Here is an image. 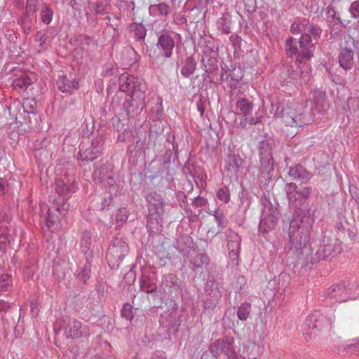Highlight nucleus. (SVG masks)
<instances>
[{
	"label": "nucleus",
	"instance_id": "6",
	"mask_svg": "<svg viewBox=\"0 0 359 359\" xmlns=\"http://www.w3.org/2000/svg\"><path fill=\"white\" fill-rule=\"evenodd\" d=\"M201 41L198 43L199 46L202 48V56L201 60V67L205 72H219V67H221L220 79L222 81L223 67L218 60V48H215L212 40Z\"/></svg>",
	"mask_w": 359,
	"mask_h": 359
},
{
	"label": "nucleus",
	"instance_id": "17",
	"mask_svg": "<svg viewBox=\"0 0 359 359\" xmlns=\"http://www.w3.org/2000/svg\"><path fill=\"white\" fill-rule=\"evenodd\" d=\"M55 189L58 195L63 196L65 198H68L76 191L74 181L67 178H58L55 181Z\"/></svg>",
	"mask_w": 359,
	"mask_h": 359
},
{
	"label": "nucleus",
	"instance_id": "62",
	"mask_svg": "<svg viewBox=\"0 0 359 359\" xmlns=\"http://www.w3.org/2000/svg\"><path fill=\"white\" fill-rule=\"evenodd\" d=\"M128 245L124 238H116L112 243V247H125Z\"/></svg>",
	"mask_w": 359,
	"mask_h": 359
},
{
	"label": "nucleus",
	"instance_id": "32",
	"mask_svg": "<svg viewBox=\"0 0 359 359\" xmlns=\"http://www.w3.org/2000/svg\"><path fill=\"white\" fill-rule=\"evenodd\" d=\"M228 170L232 173H236L241 165L242 159L238 155L229 154L227 158Z\"/></svg>",
	"mask_w": 359,
	"mask_h": 359
},
{
	"label": "nucleus",
	"instance_id": "3",
	"mask_svg": "<svg viewBox=\"0 0 359 359\" xmlns=\"http://www.w3.org/2000/svg\"><path fill=\"white\" fill-rule=\"evenodd\" d=\"M148 215L147 216V229L150 233H154L162 226L163 218L168 206L163 196L151 192L146 196Z\"/></svg>",
	"mask_w": 359,
	"mask_h": 359
},
{
	"label": "nucleus",
	"instance_id": "18",
	"mask_svg": "<svg viewBox=\"0 0 359 359\" xmlns=\"http://www.w3.org/2000/svg\"><path fill=\"white\" fill-rule=\"evenodd\" d=\"M59 211L57 209L50 210L48 209L47 215L45 217L42 228H46V229L50 232H53L60 227V222L59 219Z\"/></svg>",
	"mask_w": 359,
	"mask_h": 359
},
{
	"label": "nucleus",
	"instance_id": "64",
	"mask_svg": "<svg viewBox=\"0 0 359 359\" xmlns=\"http://www.w3.org/2000/svg\"><path fill=\"white\" fill-rule=\"evenodd\" d=\"M166 354L162 351H157L151 355V359H166Z\"/></svg>",
	"mask_w": 359,
	"mask_h": 359
},
{
	"label": "nucleus",
	"instance_id": "7",
	"mask_svg": "<svg viewBox=\"0 0 359 359\" xmlns=\"http://www.w3.org/2000/svg\"><path fill=\"white\" fill-rule=\"evenodd\" d=\"M305 107L299 103L287 105L282 110V120L286 126L290 127L302 126L309 123L306 118Z\"/></svg>",
	"mask_w": 359,
	"mask_h": 359
},
{
	"label": "nucleus",
	"instance_id": "60",
	"mask_svg": "<svg viewBox=\"0 0 359 359\" xmlns=\"http://www.w3.org/2000/svg\"><path fill=\"white\" fill-rule=\"evenodd\" d=\"M8 191L7 180L0 177V196L5 194Z\"/></svg>",
	"mask_w": 359,
	"mask_h": 359
},
{
	"label": "nucleus",
	"instance_id": "50",
	"mask_svg": "<svg viewBox=\"0 0 359 359\" xmlns=\"http://www.w3.org/2000/svg\"><path fill=\"white\" fill-rule=\"evenodd\" d=\"M12 237L7 233H0V247H6L11 245Z\"/></svg>",
	"mask_w": 359,
	"mask_h": 359
},
{
	"label": "nucleus",
	"instance_id": "41",
	"mask_svg": "<svg viewBox=\"0 0 359 359\" xmlns=\"http://www.w3.org/2000/svg\"><path fill=\"white\" fill-rule=\"evenodd\" d=\"M128 217V212L124 208H120L117 210L116 214V221L118 226H122L127 221Z\"/></svg>",
	"mask_w": 359,
	"mask_h": 359
},
{
	"label": "nucleus",
	"instance_id": "45",
	"mask_svg": "<svg viewBox=\"0 0 359 359\" xmlns=\"http://www.w3.org/2000/svg\"><path fill=\"white\" fill-rule=\"evenodd\" d=\"M271 170H263L259 177V184L261 187H266L271 181L270 172Z\"/></svg>",
	"mask_w": 359,
	"mask_h": 359
},
{
	"label": "nucleus",
	"instance_id": "46",
	"mask_svg": "<svg viewBox=\"0 0 359 359\" xmlns=\"http://www.w3.org/2000/svg\"><path fill=\"white\" fill-rule=\"evenodd\" d=\"M234 340L232 337L229 338L226 337V355H228L229 358H233L236 356L235 349L232 346V344Z\"/></svg>",
	"mask_w": 359,
	"mask_h": 359
},
{
	"label": "nucleus",
	"instance_id": "4",
	"mask_svg": "<svg viewBox=\"0 0 359 359\" xmlns=\"http://www.w3.org/2000/svg\"><path fill=\"white\" fill-rule=\"evenodd\" d=\"M334 320V315L332 311L326 314L321 311H315L306 318L302 325L303 335L306 340H311L321 332L331 328Z\"/></svg>",
	"mask_w": 359,
	"mask_h": 359
},
{
	"label": "nucleus",
	"instance_id": "54",
	"mask_svg": "<svg viewBox=\"0 0 359 359\" xmlns=\"http://www.w3.org/2000/svg\"><path fill=\"white\" fill-rule=\"evenodd\" d=\"M213 215L217 220L218 225H222L224 221V212L220 208H216L213 210Z\"/></svg>",
	"mask_w": 359,
	"mask_h": 359
},
{
	"label": "nucleus",
	"instance_id": "34",
	"mask_svg": "<svg viewBox=\"0 0 359 359\" xmlns=\"http://www.w3.org/2000/svg\"><path fill=\"white\" fill-rule=\"evenodd\" d=\"M31 83V79L26 75H23L19 78L14 79L12 83V86L15 89L22 90L26 89Z\"/></svg>",
	"mask_w": 359,
	"mask_h": 359
},
{
	"label": "nucleus",
	"instance_id": "10",
	"mask_svg": "<svg viewBox=\"0 0 359 359\" xmlns=\"http://www.w3.org/2000/svg\"><path fill=\"white\" fill-rule=\"evenodd\" d=\"M279 212L276 208L273 207L270 201L264 203L261 219L259 224V233H266L273 230L278 222Z\"/></svg>",
	"mask_w": 359,
	"mask_h": 359
},
{
	"label": "nucleus",
	"instance_id": "57",
	"mask_svg": "<svg viewBox=\"0 0 359 359\" xmlns=\"http://www.w3.org/2000/svg\"><path fill=\"white\" fill-rule=\"evenodd\" d=\"M36 2L34 0H27L25 7V13L30 14L36 11Z\"/></svg>",
	"mask_w": 359,
	"mask_h": 359
},
{
	"label": "nucleus",
	"instance_id": "22",
	"mask_svg": "<svg viewBox=\"0 0 359 359\" xmlns=\"http://www.w3.org/2000/svg\"><path fill=\"white\" fill-rule=\"evenodd\" d=\"M188 255L191 257L190 262L193 264L194 269L206 266L209 263L208 255L198 252L197 248H191L189 251Z\"/></svg>",
	"mask_w": 359,
	"mask_h": 359
},
{
	"label": "nucleus",
	"instance_id": "33",
	"mask_svg": "<svg viewBox=\"0 0 359 359\" xmlns=\"http://www.w3.org/2000/svg\"><path fill=\"white\" fill-rule=\"evenodd\" d=\"M53 18V10L48 5L44 4L40 13V19L41 22L48 25L52 22Z\"/></svg>",
	"mask_w": 359,
	"mask_h": 359
},
{
	"label": "nucleus",
	"instance_id": "61",
	"mask_svg": "<svg viewBox=\"0 0 359 359\" xmlns=\"http://www.w3.org/2000/svg\"><path fill=\"white\" fill-rule=\"evenodd\" d=\"M229 41L231 46L234 48L235 50H236L237 48L240 47L241 39L239 36L231 35L229 37Z\"/></svg>",
	"mask_w": 359,
	"mask_h": 359
},
{
	"label": "nucleus",
	"instance_id": "25",
	"mask_svg": "<svg viewBox=\"0 0 359 359\" xmlns=\"http://www.w3.org/2000/svg\"><path fill=\"white\" fill-rule=\"evenodd\" d=\"M252 104L243 97V99H238V101L235 102L234 110L233 111L234 113H239L245 116L252 111Z\"/></svg>",
	"mask_w": 359,
	"mask_h": 359
},
{
	"label": "nucleus",
	"instance_id": "58",
	"mask_svg": "<svg viewBox=\"0 0 359 359\" xmlns=\"http://www.w3.org/2000/svg\"><path fill=\"white\" fill-rule=\"evenodd\" d=\"M108 250L106 253V259L108 262H112L115 258V254L116 256L118 255V250L116 248H108Z\"/></svg>",
	"mask_w": 359,
	"mask_h": 359
},
{
	"label": "nucleus",
	"instance_id": "29",
	"mask_svg": "<svg viewBox=\"0 0 359 359\" xmlns=\"http://www.w3.org/2000/svg\"><path fill=\"white\" fill-rule=\"evenodd\" d=\"M13 287V278L8 273L0 274V293L11 291Z\"/></svg>",
	"mask_w": 359,
	"mask_h": 359
},
{
	"label": "nucleus",
	"instance_id": "35",
	"mask_svg": "<svg viewBox=\"0 0 359 359\" xmlns=\"http://www.w3.org/2000/svg\"><path fill=\"white\" fill-rule=\"evenodd\" d=\"M241 238L239 235L232 231L226 233V243L229 247H239L241 245Z\"/></svg>",
	"mask_w": 359,
	"mask_h": 359
},
{
	"label": "nucleus",
	"instance_id": "39",
	"mask_svg": "<svg viewBox=\"0 0 359 359\" xmlns=\"http://www.w3.org/2000/svg\"><path fill=\"white\" fill-rule=\"evenodd\" d=\"M251 304L249 303L242 304L238 309L237 316L241 320H246L249 316Z\"/></svg>",
	"mask_w": 359,
	"mask_h": 359
},
{
	"label": "nucleus",
	"instance_id": "37",
	"mask_svg": "<svg viewBox=\"0 0 359 359\" xmlns=\"http://www.w3.org/2000/svg\"><path fill=\"white\" fill-rule=\"evenodd\" d=\"M210 352L215 357L222 354L224 351V338L212 343L210 346Z\"/></svg>",
	"mask_w": 359,
	"mask_h": 359
},
{
	"label": "nucleus",
	"instance_id": "21",
	"mask_svg": "<svg viewBox=\"0 0 359 359\" xmlns=\"http://www.w3.org/2000/svg\"><path fill=\"white\" fill-rule=\"evenodd\" d=\"M300 73L299 67H297L296 70H294L292 67L287 65H283L280 67V79L282 81L289 83H294V81L297 82V76Z\"/></svg>",
	"mask_w": 359,
	"mask_h": 359
},
{
	"label": "nucleus",
	"instance_id": "16",
	"mask_svg": "<svg viewBox=\"0 0 359 359\" xmlns=\"http://www.w3.org/2000/svg\"><path fill=\"white\" fill-rule=\"evenodd\" d=\"M63 328L67 338L86 337L90 334L88 327L75 319L69 320L67 326Z\"/></svg>",
	"mask_w": 359,
	"mask_h": 359
},
{
	"label": "nucleus",
	"instance_id": "28",
	"mask_svg": "<svg viewBox=\"0 0 359 359\" xmlns=\"http://www.w3.org/2000/svg\"><path fill=\"white\" fill-rule=\"evenodd\" d=\"M105 171V168H100L94 172V177L97 179L100 182L107 184L112 188L116 183L115 178L111 174H109L107 177L101 176V174Z\"/></svg>",
	"mask_w": 359,
	"mask_h": 359
},
{
	"label": "nucleus",
	"instance_id": "20",
	"mask_svg": "<svg viewBox=\"0 0 359 359\" xmlns=\"http://www.w3.org/2000/svg\"><path fill=\"white\" fill-rule=\"evenodd\" d=\"M170 12V7L165 2L151 4L149 7V15L161 20H165Z\"/></svg>",
	"mask_w": 359,
	"mask_h": 359
},
{
	"label": "nucleus",
	"instance_id": "26",
	"mask_svg": "<svg viewBox=\"0 0 359 359\" xmlns=\"http://www.w3.org/2000/svg\"><path fill=\"white\" fill-rule=\"evenodd\" d=\"M133 38L140 46L145 45L144 39L147 36V29L142 24H137L131 27Z\"/></svg>",
	"mask_w": 359,
	"mask_h": 359
},
{
	"label": "nucleus",
	"instance_id": "2",
	"mask_svg": "<svg viewBox=\"0 0 359 359\" xmlns=\"http://www.w3.org/2000/svg\"><path fill=\"white\" fill-rule=\"evenodd\" d=\"M314 222L313 212L306 208L296 210L290 222L289 238L292 247H306L309 241V229Z\"/></svg>",
	"mask_w": 359,
	"mask_h": 359
},
{
	"label": "nucleus",
	"instance_id": "14",
	"mask_svg": "<svg viewBox=\"0 0 359 359\" xmlns=\"http://www.w3.org/2000/svg\"><path fill=\"white\" fill-rule=\"evenodd\" d=\"M285 191L289 203L290 208L294 211V217H295L296 210L302 208H306L311 212H313L312 210L309 208L308 205L305 203L304 199L301 198L297 192V187L294 183H289L285 186Z\"/></svg>",
	"mask_w": 359,
	"mask_h": 359
},
{
	"label": "nucleus",
	"instance_id": "53",
	"mask_svg": "<svg viewBox=\"0 0 359 359\" xmlns=\"http://www.w3.org/2000/svg\"><path fill=\"white\" fill-rule=\"evenodd\" d=\"M313 101L316 103L317 105H320L323 108H324V102L325 100V94L323 92H318L316 95H313Z\"/></svg>",
	"mask_w": 359,
	"mask_h": 359
},
{
	"label": "nucleus",
	"instance_id": "19",
	"mask_svg": "<svg viewBox=\"0 0 359 359\" xmlns=\"http://www.w3.org/2000/svg\"><path fill=\"white\" fill-rule=\"evenodd\" d=\"M353 55L351 48H343L338 55L339 66L346 71L351 69L353 65Z\"/></svg>",
	"mask_w": 359,
	"mask_h": 359
},
{
	"label": "nucleus",
	"instance_id": "23",
	"mask_svg": "<svg viewBox=\"0 0 359 359\" xmlns=\"http://www.w3.org/2000/svg\"><path fill=\"white\" fill-rule=\"evenodd\" d=\"M58 89L62 93H72L79 87V82L76 80H69L66 76L60 75L57 79Z\"/></svg>",
	"mask_w": 359,
	"mask_h": 359
},
{
	"label": "nucleus",
	"instance_id": "36",
	"mask_svg": "<svg viewBox=\"0 0 359 359\" xmlns=\"http://www.w3.org/2000/svg\"><path fill=\"white\" fill-rule=\"evenodd\" d=\"M18 22L21 25L25 33L28 34L30 32L32 27V20L29 14L24 13L18 20Z\"/></svg>",
	"mask_w": 359,
	"mask_h": 359
},
{
	"label": "nucleus",
	"instance_id": "52",
	"mask_svg": "<svg viewBox=\"0 0 359 359\" xmlns=\"http://www.w3.org/2000/svg\"><path fill=\"white\" fill-rule=\"evenodd\" d=\"M206 100L201 96H200L198 100L196 102L197 110L200 113L201 116H203V114L206 108Z\"/></svg>",
	"mask_w": 359,
	"mask_h": 359
},
{
	"label": "nucleus",
	"instance_id": "43",
	"mask_svg": "<svg viewBox=\"0 0 359 359\" xmlns=\"http://www.w3.org/2000/svg\"><path fill=\"white\" fill-rule=\"evenodd\" d=\"M121 316L123 318H126L127 320L131 321L134 318V313L133 311L132 306L126 303L121 310Z\"/></svg>",
	"mask_w": 359,
	"mask_h": 359
},
{
	"label": "nucleus",
	"instance_id": "56",
	"mask_svg": "<svg viewBox=\"0 0 359 359\" xmlns=\"http://www.w3.org/2000/svg\"><path fill=\"white\" fill-rule=\"evenodd\" d=\"M298 80L297 82L294 81V83H297L299 85H302L303 83H306L309 81V76L308 72H303L300 70L299 74L297 76Z\"/></svg>",
	"mask_w": 359,
	"mask_h": 359
},
{
	"label": "nucleus",
	"instance_id": "9",
	"mask_svg": "<svg viewBox=\"0 0 359 359\" xmlns=\"http://www.w3.org/2000/svg\"><path fill=\"white\" fill-rule=\"evenodd\" d=\"M175 48V40L172 35L168 32H161L158 36L156 48L159 51L158 55L149 54L154 65H157L163 59L171 57Z\"/></svg>",
	"mask_w": 359,
	"mask_h": 359
},
{
	"label": "nucleus",
	"instance_id": "47",
	"mask_svg": "<svg viewBox=\"0 0 359 359\" xmlns=\"http://www.w3.org/2000/svg\"><path fill=\"white\" fill-rule=\"evenodd\" d=\"M35 41L39 43L41 50L45 49L46 41V32L43 30L38 31L35 34Z\"/></svg>",
	"mask_w": 359,
	"mask_h": 359
},
{
	"label": "nucleus",
	"instance_id": "13",
	"mask_svg": "<svg viewBox=\"0 0 359 359\" xmlns=\"http://www.w3.org/2000/svg\"><path fill=\"white\" fill-rule=\"evenodd\" d=\"M274 147L275 141L273 139H267L259 142V154L262 170H273L272 151Z\"/></svg>",
	"mask_w": 359,
	"mask_h": 359
},
{
	"label": "nucleus",
	"instance_id": "15",
	"mask_svg": "<svg viewBox=\"0 0 359 359\" xmlns=\"http://www.w3.org/2000/svg\"><path fill=\"white\" fill-rule=\"evenodd\" d=\"M144 107V93H139L137 95H130L126 99L123 110L128 116H134L139 114Z\"/></svg>",
	"mask_w": 359,
	"mask_h": 359
},
{
	"label": "nucleus",
	"instance_id": "48",
	"mask_svg": "<svg viewBox=\"0 0 359 359\" xmlns=\"http://www.w3.org/2000/svg\"><path fill=\"white\" fill-rule=\"evenodd\" d=\"M177 158V157H175V153L172 152L171 149H168L165 151L164 154L162 156V161L163 164L166 165L169 164L171 162V161H174Z\"/></svg>",
	"mask_w": 359,
	"mask_h": 359
},
{
	"label": "nucleus",
	"instance_id": "12",
	"mask_svg": "<svg viewBox=\"0 0 359 359\" xmlns=\"http://www.w3.org/2000/svg\"><path fill=\"white\" fill-rule=\"evenodd\" d=\"M297 255L306 254V262L311 264L319 262L321 259H331L340 251L335 248H296ZM339 248H337L338 250Z\"/></svg>",
	"mask_w": 359,
	"mask_h": 359
},
{
	"label": "nucleus",
	"instance_id": "8",
	"mask_svg": "<svg viewBox=\"0 0 359 359\" xmlns=\"http://www.w3.org/2000/svg\"><path fill=\"white\" fill-rule=\"evenodd\" d=\"M104 146V138L97 136L90 142H82L79 145L76 158L82 161H93L102 154Z\"/></svg>",
	"mask_w": 359,
	"mask_h": 359
},
{
	"label": "nucleus",
	"instance_id": "44",
	"mask_svg": "<svg viewBox=\"0 0 359 359\" xmlns=\"http://www.w3.org/2000/svg\"><path fill=\"white\" fill-rule=\"evenodd\" d=\"M141 290L147 293H150L156 290V287L153 286L151 283V280L147 277H144L140 280Z\"/></svg>",
	"mask_w": 359,
	"mask_h": 359
},
{
	"label": "nucleus",
	"instance_id": "1",
	"mask_svg": "<svg viewBox=\"0 0 359 359\" xmlns=\"http://www.w3.org/2000/svg\"><path fill=\"white\" fill-rule=\"evenodd\" d=\"M304 32L299 40L289 37L285 41L286 55L290 57H294L298 62L309 60L313 57L314 44L322 34L320 26L309 22H304Z\"/></svg>",
	"mask_w": 359,
	"mask_h": 359
},
{
	"label": "nucleus",
	"instance_id": "38",
	"mask_svg": "<svg viewBox=\"0 0 359 359\" xmlns=\"http://www.w3.org/2000/svg\"><path fill=\"white\" fill-rule=\"evenodd\" d=\"M243 98V97H242L241 94L240 88L234 87L231 90L229 94V107L231 111L234 110L235 102H236V101H238V99Z\"/></svg>",
	"mask_w": 359,
	"mask_h": 359
},
{
	"label": "nucleus",
	"instance_id": "11",
	"mask_svg": "<svg viewBox=\"0 0 359 359\" xmlns=\"http://www.w3.org/2000/svg\"><path fill=\"white\" fill-rule=\"evenodd\" d=\"M119 90L129 93L130 95H137L139 93H144L146 89L143 80L132 75L122 74L119 79Z\"/></svg>",
	"mask_w": 359,
	"mask_h": 359
},
{
	"label": "nucleus",
	"instance_id": "31",
	"mask_svg": "<svg viewBox=\"0 0 359 359\" xmlns=\"http://www.w3.org/2000/svg\"><path fill=\"white\" fill-rule=\"evenodd\" d=\"M196 65L197 63L193 57H187L184 65L181 69L182 75L184 77H189L194 72Z\"/></svg>",
	"mask_w": 359,
	"mask_h": 359
},
{
	"label": "nucleus",
	"instance_id": "30",
	"mask_svg": "<svg viewBox=\"0 0 359 359\" xmlns=\"http://www.w3.org/2000/svg\"><path fill=\"white\" fill-rule=\"evenodd\" d=\"M86 259L87 263L84 266L79 268L76 273L78 279L83 283H86V281L90 278L91 273V266L90 264L89 258L87 257Z\"/></svg>",
	"mask_w": 359,
	"mask_h": 359
},
{
	"label": "nucleus",
	"instance_id": "40",
	"mask_svg": "<svg viewBox=\"0 0 359 359\" xmlns=\"http://www.w3.org/2000/svg\"><path fill=\"white\" fill-rule=\"evenodd\" d=\"M344 350L347 353L359 354V339H354L347 341Z\"/></svg>",
	"mask_w": 359,
	"mask_h": 359
},
{
	"label": "nucleus",
	"instance_id": "55",
	"mask_svg": "<svg viewBox=\"0 0 359 359\" xmlns=\"http://www.w3.org/2000/svg\"><path fill=\"white\" fill-rule=\"evenodd\" d=\"M297 192L299 193V195L301 196V198H302L304 200L307 199L311 195V188L308 187H304L300 189L297 188Z\"/></svg>",
	"mask_w": 359,
	"mask_h": 359
},
{
	"label": "nucleus",
	"instance_id": "51",
	"mask_svg": "<svg viewBox=\"0 0 359 359\" xmlns=\"http://www.w3.org/2000/svg\"><path fill=\"white\" fill-rule=\"evenodd\" d=\"M349 12L353 18H359V0L355 1L351 4Z\"/></svg>",
	"mask_w": 359,
	"mask_h": 359
},
{
	"label": "nucleus",
	"instance_id": "24",
	"mask_svg": "<svg viewBox=\"0 0 359 359\" xmlns=\"http://www.w3.org/2000/svg\"><path fill=\"white\" fill-rule=\"evenodd\" d=\"M289 175L295 180H301L302 182L309 180L311 175L300 165H297L290 168Z\"/></svg>",
	"mask_w": 359,
	"mask_h": 359
},
{
	"label": "nucleus",
	"instance_id": "42",
	"mask_svg": "<svg viewBox=\"0 0 359 359\" xmlns=\"http://www.w3.org/2000/svg\"><path fill=\"white\" fill-rule=\"evenodd\" d=\"M326 15L330 22H332L334 25H341L342 24L339 17L336 16V12L331 6H327L326 8Z\"/></svg>",
	"mask_w": 359,
	"mask_h": 359
},
{
	"label": "nucleus",
	"instance_id": "49",
	"mask_svg": "<svg viewBox=\"0 0 359 359\" xmlns=\"http://www.w3.org/2000/svg\"><path fill=\"white\" fill-rule=\"evenodd\" d=\"M91 245V236L89 232L84 231L81 236V247H89Z\"/></svg>",
	"mask_w": 359,
	"mask_h": 359
},
{
	"label": "nucleus",
	"instance_id": "5",
	"mask_svg": "<svg viewBox=\"0 0 359 359\" xmlns=\"http://www.w3.org/2000/svg\"><path fill=\"white\" fill-rule=\"evenodd\" d=\"M358 289V285L354 282H343L327 288L320 294L319 299L327 305L355 299L357 298V294L355 293Z\"/></svg>",
	"mask_w": 359,
	"mask_h": 359
},
{
	"label": "nucleus",
	"instance_id": "27",
	"mask_svg": "<svg viewBox=\"0 0 359 359\" xmlns=\"http://www.w3.org/2000/svg\"><path fill=\"white\" fill-rule=\"evenodd\" d=\"M69 273L67 264L63 262L61 264H55L53 268V275L57 281H61L65 279L66 276Z\"/></svg>",
	"mask_w": 359,
	"mask_h": 359
},
{
	"label": "nucleus",
	"instance_id": "59",
	"mask_svg": "<svg viewBox=\"0 0 359 359\" xmlns=\"http://www.w3.org/2000/svg\"><path fill=\"white\" fill-rule=\"evenodd\" d=\"M304 22H302L301 23H293L291 25L290 30L292 33L296 34L301 32L302 31H304Z\"/></svg>",
	"mask_w": 359,
	"mask_h": 359
},
{
	"label": "nucleus",
	"instance_id": "63",
	"mask_svg": "<svg viewBox=\"0 0 359 359\" xmlns=\"http://www.w3.org/2000/svg\"><path fill=\"white\" fill-rule=\"evenodd\" d=\"M193 203L194 205H196L197 207H202V206H205L206 205L207 200L205 199L204 198L198 196L194 198Z\"/></svg>",
	"mask_w": 359,
	"mask_h": 359
}]
</instances>
